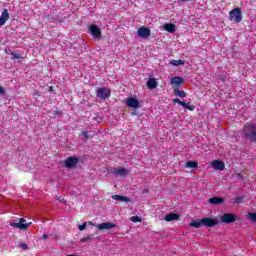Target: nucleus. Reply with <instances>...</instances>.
Returning a JSON list of instances; mask_svg holds the SVG:
<instances>
[{"label": "nucleus", "mask_w": 256, "mask_h": 256, "mask_svg": "<svg viewBox=\"0 0 256 256\" xmlns=\"http://www.w3.org/2000/svg\"><path fill=\"white\" fill-rule=\"evenodd\" d=\"M126 105H127V107H131L132 109H138L140 104H139V100L137 98L130 97L127 99Z\"/></svg>", "instance_id": "obj_12"}, {"label": "nucleus", "mask_w": 256, "mask_h": 256, "mask_svg": "<svg viewBox=\"0 0 256 256\" xmlns=\"http://www.w3.org/2000/svg\"><path fill=\"white\" fill-rule=\"evenodd\" d=\"M82 135L85 140L89 139V133L87 131H82Z\"/></svg>", "instance_id": "obj_30"}, {"label": "nucleus", "mask_w": 256, "mask_h": 256, "mask_svg": "<svg viewBox=\"0 0 256 256\" xmlns=\"http://www.w3.org/2000/svg\"><path fill=\"white\" fill-rule=\"evenodd\" d=\"M11 55H12V57H14V59H21V55L15 53V52H12Z\"/></svg>", "instance_id": "obj_32"}, {"label": "nucleus", "mask_w": 256, "mask_h": 256, "mask_svg": "<svg viewBox=\"0 0 256 256\" xmlns=\"http://www.w3.org/2000/svg\"><path fill=\"white\" fill-rule=\"evenodd\" d=\"M112 199H114V201H121L124 203H129V201H131L127 196L123 195H112Z\"/></svg>", "instance_id": "obj_17"}, {"label": "nucleus", "mask_w": 256, "mask_h": 256, "mask_svg": "<svg viewBox=\"0 0 256 256\" xmlns=\"http://www.w3.org/2000/svg\"><path fill=\"white\" fill-rule=\"evenodd\" d=\"M183 107L184 109H188V111H195V106L189 105L187 103H185Z\"/></svg>", "instance_id": "obj_27"}, {"label": "nucleus", "mask_w": 256, "mask_h": 256, "mask_svg": "<svg viewBox=\"0 0 256 256\" xmlns=\"http://www.w3.org/2000/svg\"><path fill=\"white\" fill-rule=\"evenodd\" d=\"M230 21H235V23H241L243 21V14L241 13V8H234L229 12Z\"/></svg>", "instance_id": "obj_4"}, {"label": "nucleus", "mask_w": 256, "mask_h": 256, "mask_svg": "<svg viewBox=\"0 0 256 256\" xmlns=\"http://www.w3.org/2000/svg\"><path fill=\"white\" fill-rule=\"evenodd\" d=\"M211 166L213 167V169H216L218 171H223V169H225V163L221 160L212 161Z\"/></svg>", "instance_id": "obj_14"}, {"label": "nucleus", "mask_w": 256, "mask_h": 256, "mask_svg": "<svg viewBox=\"0 0 256 256\" xmlns=\"http://www.w3.org/2000/svg\"><path fill=\"white\" fill-rule=\"evenodd\" d=\"M248 219L256 223V213H248Z\"/></svg>", "instance_id": "obj_25"}, {"label": "nucleus", "mask_w": 256, "mask_h": 256, "mask_svg": "<svg viewBox=\"0 0 256 256\" xmlns=\"http://www.w3.org/2000/svg\"><path fill=\"white\" fill-rule=\"evenodd\" d=\"M174 95L176 97H181V98L187 97V93H185V91L183 90H180L179 88H174Z\"/></svg>", "instance_id": "obj_21"}, {"label": "nucleus", "mask_w": 256, "mask_h": 256, "mask_svg": "<svg viewBox=\"0 0 256 256\" xmlns=\"http://www.w3.org/2000/svg\"><path fill=\"white\" fill-rule=\"evenodd\" d=\"M243 137L250 141V143H256V125L253 123L246 124L244 126Z\"/></svg>", "instance_id": "obj_2"}, {"label": "nucleus", "mask_w": 256, "mask_h": 256, "mask_svg": "<svg viewBox=\"0 0 256 256\" xmlns=\"http://www.w3.org/2000/svg\"><path fill=\"white\" fill-rule=\"evenodd\" d=\"M20 247H22L24 249V251H27V249H29V246H27V244H25V243H21Z\"/></svg>", "instance_id": "obj_33"}, {"label": "nucleus", "mask_w": 256, "mask_h": 256, "mask_svg": "<svg viewBox=\"0 0 256 256\" xmlns=\"http://www.w3.org/2000/svg\"><path fill=\"white\" fill-rule=\"evenodd\" d=\"M77 165H79V158L75 156H70L64 161V167H66V169H75Z\"/></svg>", "instance_id": "obj_5"}, {"label": "nucleus", "mask_w": 256, "mask_h": 256, "mask_svg": "<svg viewBox=\"0 0 256 256\" xmlns=\"http://www.w3.org/2000/svg\"><path fill=\"white\" fill-rule=\"evenodd\" d=\"M170 65H173V67H179V65H185V61H183V60H171Z\"/></svg>", "instance_id": "obj_23"}, {"label": "nucleus", "mask_w": 256, "mask_h": 256, "mask_svg": "<svg viewBox=\"0 0 256 256\" xmlns=\"http://www.w3.org/2000/svg\"><path fill=\"white\" fill-rule=\"evenodd\" d=\"M89 31L92 37H94L95 39H101V36H102L101 29L97 25L95 24L90 25Z\"/></svg>", "instance_id": "obj_9"}, {"label": "nucleus", "mask_w": 256, "mask_h": 256, "mask_svg": "<svg viewBox=\"0 0 256 256\" xmlns=\"http://www.w3.org/2000/svg\"><path fill=\"white\" fill-rule=\"evenodd\" d=\"M164 29L167 31V33H175V24L166 23L164 24Z\"/></svg>", "instance_id": "obj_20"}, {"label": "nucleus", "mask_w": 256, "mask_h": 256, "mask_svg": "<svg viewBox=\"0 0 256 256\" xmlns=\"http://www.w3.org/2000/svg\"><path fill=\"white\" fill-rule=\"evenodd\" d=\"M131 221H133V223H141L142 219L139 216H132Z\"/></svg>", "instance_id": "obj_26"}, {"label": "nucleus", "mask_w": 256, "mask_h": 256, "mask_svg": "<svg viewBox=\"0 0 256 256\" xmlns=\"http://www.w3.org/2000/svg\"><path fill=\"white\" fill-rule=\"evenodd\" d=\"M186 167L190 168V169H197L199 167V163H197V161H188L186 163Z\"/></svg>", "instance_id": "obj_22"}, {"label": "nucleus", "mask_w": 256, "mask_h": 256, "mask_svg": "<svg viewBox=\"0 0 256 256\" xmlns=\"http://www.w3.org/2000/svg\"><path fill=\"white\" fill-rule=\"evenodd\" d=\"M86 228H87V223L86 222H84V223H82V225L78 226L79 231H85Z\"/></svg>", "instance_id": "obj_29"}, {"label": "nucleus", "mask_w": 256, "mask_h": 256, "mask_svg": "<svg viewBox=\"0 0 256 256\" xmlns=\"http://www.w3.org/2000/svg\"><path fill=\"white\" fill-rule=\"evenodd\" d=\"M114 227H117V225L113 222H104L101 224H97V229H99V231H109L111 229H114Z\"/></svg>", "instance_id": "obj_10"}, {"label": "nucleus", "mask_w": 256, "mask_h": 256, "mask_svg": "<svg viewBox=\"0 0 256 256\" xmlns=\"http://www.w3.org/2000/svg\"><path fill=\"white\" fill-rule=\"evenodd\" d=\"M184 81H185V79H183L179 76H175L170 79V83H171V85H173L174 89H178L179 86L183 85Z\"/></svg>", "instance_id": "obj_11"}, {"label": "nucleus", "mask_w": 256, "mask_h": 256, "mask_svg": "<svg viewBox=\"0 0 256 256\" xmlns=\"http://www.w3.org/2000/svg\"><path fill=\"white\" fill-rule=\"evenodd\" d=\"M148 89H156L157 87V80L155 78H149L147 81Z\"/></svg>", "instance_id": "obj_19"}, {"label": "nucleus", "mask_w": 256, "mask_h": 256, "mask_svg": "<svg viewBox=\"0 0 256 256\" xmlns=\"http://www.w3.org/2000/svg\"><path fill=\"white\" fill-rule=\"evenodd\" d=\"M42 239H49V235L43 234V235H42Z\"/></svg>", "instance_id": "obj_36"}, {"label": "nucleus", "mask_w": 256, "mask_h": 256, "mask_svg": "<svg viewBox=\"0 0 256 256\" xmlns=\"http://www.w3.org/2000/svg\"><path fill=\"white\" fill-rule=\"evenodd\" d=\"M245 198L242 196V197H236L234 198V203H239L240 201H243Z\"/></svg>", "instance_id": "obj_31"}, {"label": "nucleus", "mask_w": 256, "mask_h": 256, "mask_svg": "<svg viewBox=\"0 0 256 256\" xmlns=\"http://www.w3.org/2000/svg\"><path fill=\"white\" fill-rule=\"evenodd\" d=\"M177 1H180L181 3H189V1L191 0H177Z\"/></svg>", "instance_id": "obj_37"}, {"label": "nucleus", "mask_w": 256, "mask_h": 256, "mask_svg": "<svg viewBox=\"0 0 256 256\" xmlns=\"http://www.w3.org/2000/svg\"><path fill=\"white\" fill-rule=\"evenodd\" d=\"M137 35L141 39H149V37H151V29H149L148 27L142 26L138 29Z\"/></svg>", "instance_id": "obj_8"}, {"label": "nucleus", "mask_w": 256, "mask_h": 256, "mask_svg": "<svg viewBox=\"0 0 256 256\" xmlns=\"http://www.w3.org/2000/svg\"><path fill=\"white\" fill-rule=\"evenodd\" d=\"M66 256H77L76 254H69V255H66Z\"/></svg>", "instance_id": "obj_39"}, {"label": "nucleus", "mask_w": 256, "mask_h": 256, "mask_svg": "<svg viewBox=\"0 0 256 256\" xmlns=\"http://www.w3.org/2000/svg\"><path fill=\"white\" fill-rule=\"evenodd\" d=\"M91 239H93V234L87 235L86 237H83V238L80 240V242H81V243H87V241H89V240H91Z\"/></svg>", "instance_id": "obj_24"}, {"label": "nucleus", "mask_w": 256, "mask_h": 256, "mask_svg": "<svg viewBox=\"0 0 256 256\" xmlns=\"http://www.w3.org/2000/svg\"><path fill=\"white\" fill-rule=\"evenodd\" d=\"M219 225V221L217 218H202L196 219L190 222V227H194L195 229H201V227H217Z\"/></svg>", "instance_id": "obj_1"}, {"label": "nucleus", "mask_w": 256, "mask_h": 256, "mask_svg": "<svg viewBox=\"0 0 256 256\" xmlns=\"http://www.w3.org/2000/svg\"><path fill=\"white\" fill-rule=\"evenodd\" d=\"M220 221H221V223H225L226 225L235 223V221H237V215H235L233 213H224L220 217Z\"/></svg>", "instance_id": "obj_7"}, {"label": "nucleus", "mask_w": 256, "mask_h": 256, "mask_svg": "<svg viewBox=\"0 0 256 256\" xmlns=\"http://www.w3.org/2000/svg\"><path fill=\"white\" fill-rule=\"evenodd\" d=\"M33 223L32 222H27L25 218H20L18 223L11 222L10 226L14 227L15 229H21L22 231H25L31 227Z\"/></svg>", "instance_id": "obj_3"}, {"label": "nucleus", "mask_w": 256, "mask_h": 256, "mask_svg": "<svg viewBox=\"0 0 256 256\" xmlns=\"http://www.w3.org/2000/svg\"><path fill=\"white\" fill-rule=\"evenodd\" d=\"M7 21H9V11L7 9H4L0 16V26L5 25Z\"/></svg>", "instance_id": "obj_16"}, {"label": "nucleus", "mask_w": 256, "mask_h": 256, "mask_svg": "<svg viewBox=\"0 0 256 256\" xmlns=\"http://www.w3.org/2000/svg\"><path fill=\"white\" fill-rule=\"evenodd\" d=\"M179 219V214L177 213H170L165 216V221L171 222V221H177Z\"/></svg>", "instance_id": "obj_18"}, {"label": "nucleus", "mask_w": 256, "mask_h": 256, "mask_svg": "<svg viewBox=\"0 0 256 256\" xmlns=\"http://www.w3.org/2000/svg\"><path fill=\"white\" fill-rule=\"evenodd\" d=\"M236 177H237V179H243V174L237 173V174H236Z\"/></svg>", "instance_id": "obj_35"}, {"label": "nucleus", "mask_w": 256, "mask_h": 256, "mask_svg": "<svg viewBox=\"0 0 256 256\" xmlns=\"http://www.w3.org/2000/svg\"><path fill=\"white\" fill-rule=\"evenodd\" d=\"M173 103H178V105H181L182 107H184L185 105V102L179 100L178 98H174Z\"/></svg>", "instance_id": "obj_28"}, {"label": "nucleus", "mask_w": 256, "mask_h": 256, "mask_svg": "<svg viewBox=\"0 0 256 256\" xmlns=\"http://www.w3.org/2000/svg\"><path fill=\"white\" fill-rule=\"evenodd\" d=\"M116 177H127L129 171L125 168H118L111 171Z\"/></svg>", "instance_id": "obj_13"}, {"label": "nucleus", "mask_w": 256, "mask_h": 256, "mask_svg": "<svg viewBox=\"0 0 256 256\" xmlns=\"http://www.w3.org/2000/svg\"><path fill=\"white\" fill-rule=\"evenodd\" d=\"M0 95H5V88L0 85Z\"/></svg>", "instance_id": "obj_34"}, {"label": "nucleus", "mask_w": 256, "mask_h": 256, "mask_svg": "<svg viewBox=\"0 0 256 256\" xmlns=\"http://www.w3.org/2000/svg\"><path fill=\"white\" fill-rule=\"evenodd\" d=\"M208 203L211 205H223L225 203V198L223 197H212L208 199Z\"/></svg>", "instance_id": "obj_15"}, {"label": "nucleus", "mask_w": 256, "mask_h": 256, "mask_svg": "<svg viewBox=\"0 0 256 256\" xmlns=\"http://www.w3.org/2000/svg\"><path fill=\"white\" fill-rule=\"evenodd\" d=\"M96 97L105 101V99H109V97H111V90L106 87L98 88L96 90Z\"/></svg>", "instance_id": "obj_6"}, {"label": "nucleus", "mask_w": 256, "mask_h": 256, "mask_svg": "<svg viewBox=\"0 0 256 256\" xmlns=\"http://www.w3.org/2000/svg\"><path fill=\"white\" fill-rule=\"evenodd\" d=\"M55 115H61V112L58 111V110H56V111H55Z\"/></svg>", "instance_id": "obj_38"}]
</instances>
